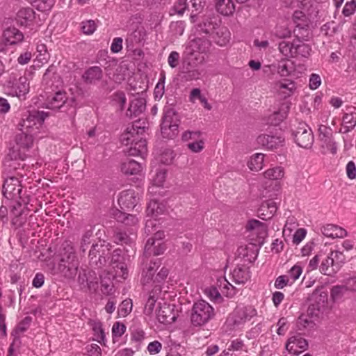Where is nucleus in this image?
Returning a JSON list of instances; mask_svg holds the SVG:
<instances>
[{"mask_svg": "<svg viewBox=\"0 0 356 356\" xmlns=\"http://www.w3.org/2000/svg\"><path fill=\"white\" fill-rule=\"evenodd\" d=\"M145 131V127L142 125L140 121H135L131 125L127 127L120 136V141L122 145H130L127 152L130 156H140L144 157L146 155L147 142L143 138Z\"/></svg>", "mask_w": 356, "mask_h": 356, "instance_id": "obj_1", "label": "nucleus"}, {"mask_svg": "<svg viewBox=\"0 0 356 356\" xmlns=\"http://www.w3.org/2000/svg\"><path fill=\"white\" fill-rule=\"evenodd\" d=\"M70 250L61 256L57 264L54 265L53 275H58L66 279H73L76 276L79 263L72 248Z\"/></svg>", "mask_w": 356, "mask_h": 356, "instance_id": "obj_2", "label": "nucleus"}, {"mask_svg": "<svg viewBox=\"0 0 356 356\" xmlns=\"http://www.w3.org/2000/svg\"><path fill=\"white\" fill-rule=\"evenodd\" d=\"M215 316L213 307L207 301L200 300L192 306L190 312V320L193 327H201L206 325Z\"/></svg>", "mask_w": 356, "mask_h": 356, "instance_id": "obj_3", "label": "nucleus"}, {"mask_svg": "<svg viewBox=\"0 0 356 356\" xmlns=\"http://www.w3.org/2000/svg\"><path fill=\"white\" fill-rule=\"evenodd\" d=\"M179 120L173 108H164L161 124V132L165 138L172 139L178 134Z\"/></svg>", "mask_w": 356, "mask_h": 356, "instance_id": "obj_4", "label": "nucleus"}, {"mask_svg": "<svg viewBox=\"0 0 356 356\" xmlns=\"http://www.w3.org/2000/svg\"><path fill=\"white\" fill-rule=\"evenodd\" d=\"M257 315V310L252 306H237L227 318L233 329L241 327L247 321Z\"/></svg>", "mask_w": 356, "mask_h": 356, "instance_id": "obj_5", "label": "nucleus"}, {"mask_svg": "<svg viewBox=\"0 0 356 356\" xmlns=\"http://www.w3.org/2000/svg\"><path fill=\"white\" fill-rule=\"evenodd\" d=\"M292 135L296 143L300 147L309 149L313 145L314 138L312 129L305 122H300Z\"/></svg>", "mask_w": 356, "mask_h": 356, "instance_id": "obj_6", "label": "nucleus"}, {"mask_svg": "<svg viewBox=\"0 0 356 356\" xmlns=\"http://www.w3.org/2000/svg\"><path fill=\"white\" fill-rule=\"evenodd\" d=\"M16 21L19 26L34 31H36L41 26L40 20L36 19L35 11L30 7L21 8L17 13Z\"/></svg>", "mask_w": 356, "mask_h": 356, "instance_id": "obj_7", "label": "nucleus"}, {"mask_svg": "<svg viewBox=\"0 0 356 356\" xmlns=\"http://www.w3.org/2000/svg\"><path fill=\"white\" fill-rule=\"evenodd\" d=\"M8 94L13 97H24L29 91V82L26 76L19 79L10 77L6 85Z\"/></svg>", "mask_w": 356, "mask_h": 356, "instance_id": "obj_8", "label": "nucleus"}, {"mask_svg": "<svg viewBox=\"0 0 356 356\" xmlns=\"http://www.w3.org/2000/svg\"><path fill=\"white\" fill-rule=\"evenodd\" d=\"M47 116V113L44 111H33L30 112L22 119L19 124L20 130L30 133L31 129L38 124L40 125Z\"/></svg>", "mask_w": 356, "mask_h": 356, "instance_id": "obj_9", "label": "nucleus"}, {"mask_svg": "<svg viewBox=\"0 0 356 356\" xmlns=\"http://www.w3.org/2000/svg\"><path fill=\"white\" fill-rule=\"evenodd\" d=\"M122 252L123 250L120 248L113 250L111 263L113 266V268H115L116 276L125 280L128 276V269L124 262L125 259Z\"/></svg>", "mask_w": 356, "mask_h": 356, "instance_id": "obj_10", "label": "nucleus"}, {"mask_svg": "<svg viewBox=\"0 0 356 356\" xmlns=\"http://www.w3.org/2000/svg\"><path fill=\"white\" fill-rule=\"evenodd\" d=\"M308 346L307 340L303 338L301 334L298 333L288 339L285 348L291 354L299 355L306 350Z\"/></svg>", "mask_w": 356, "mask_h": 356, "instance_id": "obj_11", "label": "nucleus"}, {"mask_svg": "<svg viewBox=\"0 0 356 356\" xmlns=\"http://www.w3.org/2000/svg\"><path fill=\"white\" fill-rule=\"evenodd\" d=\"M257 143L267 149H275L284 145V138L280 135L261 134L257 138Z\"/></svg>", "mask_w": 356, "mask_h": 356, "instance_id": "obj_12", "label": "nucleus"}, {"mask_svg": "<svg viewBox=\"0 0 356 356\" xmlns=\"http://www.w3.org/2000/svg\"><path fill=\"white\" fill-rule=\"evenodd\" d=\"M19 183V179L14 176L6 178L2 187L3 196L7 199H13L16 195H19L22 189L17 188V187L20 186Z\"/></svg>", "mask_w": 356, "mask_h": 356, "instance_id": "obj_13", "label": "nucleus"}, {"mask_svg": "<svg viewBox=\"0 0 356 356\" xmlns=\"http://www.w3.org/2000/svg\"><path fill=\"white\" fill-rule=\"evenodd\" d=\"M319 138L322 143L323 147L327 148L332 154L337 152V145L332 138V130L330 127L325 125H320L318 128Z\"/></svg>", "mask_w": 356, "mask_h": 356, "instance_id": "obj_14", "label": "nucleus"}, {"mask_svg": "<svg viewBox=\"0 0 356 356\" xmlns=\"http://www.w3.org/2000/svg\"><path fill=\"white\" fill-rule=\"evenodd\" d=\"M138 197L132 189L123 191L120 193L118 203L122 209H133L138 203Z\"/></svg>", "mask_w": 356, "mask_h": 356, "instance_id": "obj_15", "label": "nucleus"}, {"mask_svg": "<svg viewBox=\"0 0 356 356\" xmlns=\"http://www.w3.org/2000/svg\"><path fill=\"white\" fill-rule=\"evenodd\" d=\"M296 88V82L290 79H284L275 83V89L283 99H286L293 95Z\"/></svg>", "mask_w": 356, "mask_h": 356, "instance_id": "obj_16", "label": "nucleus"}, {"mask_svg": "<svg viewBox=\"0 0 356 356\" xmlns=\"http://www.w3.org/2000/svg\"><path fill=\"white\" fill-rule=\"evenodd\" d=\"M67 100V93L63 91H58L47 98L44 105L48 109L60 110L64 106Z\"/></svg>", "mask_w": 356, "mask_h": 356, "instance_id": "obj_17", "label": "nucleus"}, {"mask_svg": "<svg viewBox=\"0 0 356 356\" xmlns=\"http://www.w3.org/2000/svg\"><path fill=\"white\" fill-rule=\"evenodd\" d=\"M297 29H294V33L296 38L293 40V58H308L312 51V47L309 44L300 40L298 34L296 33Z\"/></svg>", "mask_w": 356, "mask_h": 356, "instance_id": "obj_18", "label": "nucleus"}, {"mask_svg": "<svg viewBox=\"0 0 356 356\" xmlns=\"http://www.w3.org/2000/svg\"><path fill=\"white\" fill-rule=\"evenodd\" d=\"M174 305L164 303L161 306L156 312V318L158 321L163 324H170L176 320V316L174 313Z\"/></svg>", "mask_w": 356, "mask_h": 356, "instance_id": "obj_19", "label": "nucleus"}, {"mask_svg": "<svg viewBox=\"0 0 356 356\" xmlns=\"http://www.w3.org/2000/svg\"><path fill=\"white\" fill-rule=\"evenodd\" d=\"M277 209L276 203L273 200L263 202L257 211V216L264 220L270 219Z\"/></svg>", "mask_w": 356, "mask_h": 356, "instance_id": "obj_20", "label": "nucleus"}, {"mask_svg": "<svg viewBox=\"0 0 356 356\" xmlns=\"http://www.w3.org/2000/svg\"><path fill=\"white\" fill-rule=\"evenodd\" d=\"M145 107L146 101L145 98L136 97L130 102L126 115L130 118L137 117L145 110Z\"/></svg>", "mask_w": 356, "mask_h": 356, "instance_id": "obj_21", "label": "nucleus"}, {"mask_svg": "<svg viewBox=\"0 0 356 356\" xmlns=\"http://www.w3.org/2000/svg\"><path fill=\"white\" fill-rule=\"evenodd\" d=\"M165 250V246L163 242H158L155 243L154 239H148L144 249V256L149 257L152 254L160 255L162 254Z\"/></svg>", "mask_w": 356, "mask_h": 356, "instance_id": "obj_22", "label": "nucleus"}, {"mask_svg": "<svg viewBox=\"0 0 356 356\" xmlns=\"http://www.w3.org/2000/svg\"><path fill=\"white\" fill-rule=\"evenodd\" d=\"M3 37L6 44H15L24 39L23 33L14 26L8 27L3 31Z\"/></svg>", "mask_w": 356, "mask_h": 356, "instance_id": "obj_23", "label": "nucleus"}, {"mask_svg": "<svg viewBox=\"0 0 356 356\" xmlns=\"http://www.w3.org/2000/svg\"><path fill=\"white\" fill-rule=\"evenodd\" d=\"M15 142L19 149L26 151L32 147L33 138L30 133L22 131L15 136Z\"/></svg>", "mask_w": 356, "mask_h": 356, "instance_id": "obj_24", "label": "nucleus"}, {"mask_svg": "<svg viewBox=\"0 0 356 356\" xmlns=\"http://www.w3.org/2000/svg\"><path fill=\"white\" fill-rule=\"evenodd\" d=\"M215 7L218 13L225 16L232 15L236 10L232 0H215Z\"/></svg>", "mask_w": 356, "mask_h": 356, "instance_id": "obj_25", "label": "nucleus"}, {"mask_svg": "<svg viewBox=\"0 0 356 356\" xmlns=\"http://www.w3.org/2000/svg\"><path fill=\"white\" fill-rule=\"evenodd\" d=\"M103 72L101 67L92 66L85 71L82 77L85 82L88 83H94L102 79Z\"/></svg>", "mask_w": 356, "mask_h": 356, "instance_id": "obj_26", "label": "nucleus"}, {"mask_svg": "<svg viewBox=\"0 0 356 356\" xmlns=\"http://www.w3.org/2000/svg\"><path fill=\"white\" fill-rule=\"evenodd\" d=\"M142 165L140 163L130 159L123 162L121 165V171L126 175H135L142 171Z\"/></svg>", "mask_w": 356, "mask_h": 356, "instance_id": "obj_27", "label": "nucleus"}, {"mask_svg": "<svg viewBox=\"0 0 356 356\" xmlns=\"http://www.w3.org/2000/svg\"><path fill=\"white\" fill-rule=\"evenodd\" d=\"M211 42L204 38H196L191 41L190 47L193 51L207 53L211 47Z\"/></svg>", "mask_w": 356, "mask_h": 356, "instance_id": "obj_28", "label": "nucleus"}, {"mask_svg": "<svg viewBox=\"0 0 356 356\" xmlns=\"http://www.w3.org/2000/svg\"><path fill=\"white\" fill-rule=\"evenodd\" d=\"M295 72L293 62L289 59L281 60L277 65V72L280 76H289Z\"/></svg>", "mask_w": 356, "mask_h": 356, "instance_id": "obj_29", "label": "nucleus"}, {"mask_svg": "<svg viewBox=\"0 0 356 356\" xmlns=\"http://www.w3.org/2000/svg\"><path fill=\"white\" fill-rule=\"evenodd\" d=\"M232 275L236 284H244L250 278L249 272L244 266H237L232 272Z\"/></svg>", "mask_w": 356, "mask_h": 356, "instance_id": "obj_30", "label": "nucleus"}, {"mask_svg": "<svg viewBox=\"0 0 356 356\" xmlns=\"http://www.w3.org/2000/svg\"><path fill=\"white\" fill-rule=\"evenodd\" d=\"M160 266V261L156 259L155 261H151L148 266H146L143 270V283H148L150 280H152L153 276L156 270Z\"/></svg>", "mask_w": 356, "mask_h": 356, "instance_id": "obj_31", "label": "nucleus"}, {"mask_svg": "<svg viewBox=\"0 0 356 356\" xmlns=\"http://www.w3.org/2000/svg\"><path fill=\"white\" fill-rule=\"evenodd\" d=\"M264 154L257 153L252 155L248 162V166L252 171L258 172L263 168Z\"/></svg>", "mask_w": 356, "mask_h": 356, "instance_id": "obj_32", "label": "nucleus"}, {"mask_svg": "<svg viewBox=\"0 0 356 356\" xmlns=\"http://www.w3.org/2000/svg\"><path fill=\"white\" fill-rule=\"evenodd\" d=\"M343 128L341 129L342 133H348L356 126V113H345L343 117Z\"/></svg>", "mask_w": 356, "mask_h": 356, "instance_id": "obj_33", "label": "nucleus"}, {"mask_svg": "<svg viewBox=\"0 0 356 356\" xmlns=\"http://www.w3.org/2000/svg\"><path fill=\"white\" fill-rule=\"evenodd\" d=\"M333 261V258L331 257L330 254L322 261L320 266V271L321 273L326 275H332L337 272V270H335V266Z\"/></svg>", "mask_w": 356, "mask_h": 356, "instance_id": "obj_34", "label": "nucleus"}, {"mask_svg": "<svg viewBox=\"0 0 356 356\" xmlns=\"http://www.w3.org/2000/svg\"><path fill=\"white\" fill-rule=\"evenodd\" d=\"M217 285L220 288L222 293L225 295L227 297H232L235 295V288L232 285L225 277H221L218 279Z\"/></svg>", "mask_w": 356, "mask_h": 356, "instance_id": "obj_35", "label": "nucleus"}, {"mask_svg": "<svg viewBox=\"0 0 356 356\" xmlns=\"http://www.w3.org/2000/svg\"><path fill=\"white\" fill-rule=\"evenodd\" d=\"M293 41L289 42L286 40H283L279 42L278 44V49L280 52L286 58H293Z\"/></svg>", "mask_w": 356, "mask_h": 356, "instance_id": "obj_36", "label": "nucleus"}, {"mask_svg": "<svg viewBox=\"0 0 356 356\" xmlns=\"http://www.w3.org/2000/svg\"><path fill=\"white\" fill-rule=\"evenodd\" d=\"M216 23H214L211 18L207 17L198 25L200 33L210 34L216 29Z\"/></svg>", "mask_w": 356, "mask_h": 356, "instance_id": "obj_37", "label": "nucleus"}, {"mask_svg": "<svg viewBox=\"0 0 356 356\" xmlns=\"http://www.w3.org/2000/svg\"><path fill=\"white\" fill-rule=\"evenodd\" d=\"M92 326L95 335L97 337V341L99 343H102L105 340V334L102 328V324L99 321H91L90 323Z\"/></svg>", "mask_w": 356, "mask_h": 356, "instance_id": "obj_38", "label": "nucleus"}, {"mask_svg": "<svg viewBox=\"0 0 356 356\" xmlns=\"http://www.w3.org/2000/svg\"><path fill=\"white\" fill-rule=\"evenodd\" d=\"M181 72L184 74V78L186 81L197 80L200 78L201 72L197 69H191L186 67V65H182Z\"/></svg>", "mask_w": 356, "mask_h": 356, "instance_id": "obj_39", "label": "nucleus"}, {"mask_svg": "<svg viewBox=\"0 0 356 356\" xmlns=\"http://www.w3.org/2000/svg\"><path fill=\"white\" fill-rule=\"evenodd\" d=\"M284 172L283 168L280 166L270 168L264 172V176L266 178L273 180L280 179L284 177Z\"/></svg>", "mask_w": 356, "mask_h": 356, "instance_id": "obj_40", "label": "nucleus"}, {"mask_svg": "<svg viewBox=\"0 0 356 356\" xmlns=\"http://www.w3.org/2000/svg\"><path fill=\"white\" fill-rule=\"evenodd\" d=\"M314 325V322L312 318L307 314H301L297 321V327L300 330L312 328Z\"/></svg>", "mask_w": 356, "mask_h": 356, "instance_id": "obj_41", "label": "nucleus"}, {"mask_svg": "<svg viewBox=\"0 0 356 356\" xmlns=\"http://www.w3.org/2000/svg\"><path fill=\"white\" fill-rule=\"evenodd\" d=\"M165 210V205L156 201L151 202L147 207V211L155 216L163 213Z\"/></svg>", "mask_w": 356, "mask_h": 356, "instance_id": "obj_42", "label": "nucleus"}, {"mask_svg": "<svg viewBox=\"0 0 356 356\" xmlns=\"http://www.w3.org/2000/svg\"><path fill=\"white\" fill-rule=\"evenodd\" d=\"M347 291L345 285L334 286L331 289V297L333 301L338 302L341 300Z\"/></svg>", "mask_w": 356, "mask_h": 356, "instance_id": "obj_43", "label": "nucleus"}, {"mask_svg": "<svg viewBox=\"0 0 356 356\" xmlns=\"http://www.w3.org/2000/svg\"><path fill=\"white\" fill-rule=\"evenodd\" d=\"M331 257L333 258V261L335 266V270H339L342 265L345 263L346 257L343 252L340 251H332L330 252Z\"/></svg>", "mask_w": 356, "mask_h": 356, "instance_id": "obj_44", "label": "nucleus"}, {"mask_svg": "<svg viewBox=\"0 0 356 356\" xmlns=\"http://www.w3.org/2000/svg\"><path fill=\"white\" fill-rule=\"evenodd\" d=\"M165 79V75H162L154 88V95L155 99L160 100L164 94Z\"/></svg>", "mask_w": 356, "mask_h": 356, "instance_id": "obj_45", "label": "nucleus"}, {"mask_svg": "<svg viewBox=\"0 0 356 356\" xmlns=\"http://www.w3.org/2000/svg\"><path fill=\"white\" fill-rule=\"evenodd\" d=\"M247 229L255 231L256 234L266 232V227L264 223L257 220H250L246 227Z\"/></svg>", "mask_w": 356, "mask_h": 356, "instance_id": "obj_46", "label": "nucleus"}, {"mask_svg": "<svg viewBox=\"0 0 356 356\" xmlns=\"http://www.w3.org/2000/svg\"><path fill=\"white\" fill-rule=\"evenodd\" d=\"M204 293L211 300L216 302H220L222 300L220 293L216 286L207 288Z\"/></svg>", "mask_w": 356, "mask_h": 356, "instance_id": "obj_47", "label": "nucleus"}, {"mask_svg": "<svg viewBox=\"0 0 356 356\" xmlns=\"http://www.w3.org/2000/svg\"><path fill=\"white\" fill-rule=\"evenodd\" d=\"M93 237V228L86 230L82 236L81 241V250L83 252H86L88 245L91 243V238Z\"/></svg>", "mask_w": 356, "mask_h": 356, "instance_id": "obj_48", "label": "nucleus"}, {"mask_svg": "<svg viewBox=\"0 0 356 356\" xmlns=\"http://www.w3.org/2000/svg\"><path fill=\"white\" fill-rule=\"evenodd\" d=\"M106 249V251H108V248L104 245V244H92L91 249L89 251V258H90V262L92 261V260H94L96 259L102 252V249Z\"/></svg>", "mask_w": 356, "mask_h": 356, "instance_id": "obj_49", "label": "nucleus"}, {"mask_svg": "<svg viewBox=\"0 0 356 356\" xmlns=\"http://www.w3.org/2000/svg\"><path fill=\"white\" fill-rule=\"evenodd\" d=\"M302 273V268L298 264L294 265L291 269L287 272L286 276L291 280L292 283H293L296 280H298L300 275Z\"/></svg>", "mask_w": 356, "mask_h": 356, "instance_id": "obj_50", "label": "nucleus"}, {"mask_svg": "<svg viewBox=\"0 0 356 356\" xmlns=\"http://www.w3.org/2000/svg\"><path fill=\"white\" fill-rule=\"evenodd\" d=\"M87 288L90 292H95L98 288V277L93 270H90V278L88 277Z\"/></svg>", "mask_w": 356, "mask_h": 356, "instance_id": "obj_51", "label": "nucleus"}, {"mask_svg": "<svg viewBox=\"0 0 356 356\" xmlns=\"http://www.w3.org/2000/svg\"><path fill=\"white\" fill-rule=\"evenodd\" d=\"M96 29L97 25L94 20H86L81 24V30L84 34L91 35L95 31Z\"/></svg>", "mask_w": 356, "mask_h": 356, "instance_id": "obj_52", "label": "nucleus"}, {"mask_svg": "<svg viewBox=\"0 0 356 356\" xmlns=\"http://www.w3.org/2000/svg\"><path fill=\"white\" fill-rule=\"evenodd\" d=\"M22 149H19L17 145L13 146L9 149L8 156L11 160H24L25 159L24 152H22Z\"/></svg>", "mask_w": 356, "mask_h": 356, "instance_id": "obj_53", "label": "nucleus"}, {"mask_svg": "<svg viewBox=\"0 0 356 356\" xmlns=\"http://www.w3.org/2000/svg\"><path fill=\"white\" fill-rule=\"evenodd\" d=\"M132 300L131 299H126L123 300L119 307V313L123 316H126L128 315L132 310Z\"/></svg>", "mask_w": 356, "mask_h": 356, "instance_id": "obj_54", "label": "nucleus"}, {"mask_svg": "<svg viewBox=\"0 0 356 356\" xmlns=\"http://www.w3.org/2000/svg\"><path fill=\"white\" fill-rule=\"evenodd\" d=\"M244 343L241 339H236L233 340L227 350L223 351L225 355H229V351H238L243 349Z\"/></svg>", "mask_w": 356, "mask_h": 356, "instance_id": "obj_55", "label": "nucleus"}, {"mask_svg": "<svg viewBox=\"0 0 356 356\" xmlns=\"http://www.w3.org/2000/svg\"><path fill=\"white\" fill-rule=\"evenodd\" d=\"M115 241L117 243H120L121 245L123 244H131L132 243V239L131 237L124 232H118L115 236Z\"/></svg>", "mask_w": 356, "mask_h": 356, "instance_id": "obj_56", "label": "nucleus"}, {"mask_svg": "<svg viewBox=\"0 0 356 356\" xmlns=\"http://www.w3.org/2000/svg\"><path fill=\"white\" fill-rule=\"evenodd\" d=\"M293 283L286 276V275L277 277L275 281L274 286L277 289H282L287 285H291Z\"/></svg>", "mask_w": 356, "mask_h": 356, "instance_id": "obj_57", "label": "nucleus"}, {"mask_svg": "<svg viewBox=\"0 0 356 356\" xmlns=\"http://www.w3.org/2000/svg\"><path fill=\"white\" fill-rule=\"evenodd\" d=\"M156 302V298L154 296L149 295L144 307V313L145 315L149 316L152 314L155 307Z\"/></svg>", "mask_w": 356, "mask_h": 356, "instance_id": "obj_58", "label": "nucleus"}, {"mask_svg": "<svg viewBox=\"0 0 356 356\" xmlns=\"http://www.w3.org/2000/svg\"><path fill=\"white\" fill-rule=\"evenodd\" d=\"M286 117V112H281L280 111L274 112L270 117L269 121L272 124L277 125Z\"/></svg>", "mask_w": 356, "mask_h": 356, "instance_id": "obj_59", "label": "nucleus"}, {"mask_svg": "<svg viewBox=\"0 0 356 356\" xmlns=\"http://www.w3.org/2000/svg\"><path fill=\"white\" fill-rule=\"evenodd\" d=\"M105 255V249H102V252L98 256V259H95L90 262V265L92 267L100 268L105 266L106 258Z\"/></svg>", "mask_w": 356, "mask_h": 356, "instance_id": "obj_60", "label": "nucleus"}, {"mask_svg": "<svg viewBox=\"0 0 356 356\" xmlns=\"http://www.w3.org/2000/svg\"><path fill=\"white\" fill-rule=\"evenodd\" d=\"M356 10V1L355 0H351L350 1H348L346 3L342 13L346 17H349L352 15Z\"/></svg>", "mask_w": 356, "mask_h": 356, "instance_id": "obj_61", "label": "nucleus"}, {"mask_svg": "<svg viewBox=\"0 0 356 356\" xmlns=\"http://www.w3.org/2000/svg\"><path fill=\"white\" fill-rule=\"evenodd\" d=\"M201 132L200 131H186L182 134L181 139L183 141H189L190 140H196L200 137Z\"/></svg>", "mask_w": 356, "mask_h": 356, "instance_id": "obj_62", "label": "nucleus"}, {"mask_svg": "<svg viewBox=\"0 0 356 356\" xmlns=\"http://www.w3.org/2000/svg\"><path fill=\"white\" fill-rule=\"evenodd\" d=\"M275 35L280 38H287L291 35V31L285 26H277L275 32Z\"/></svg>", "mask_w": 356, "mask_h": 356, "instance_id": "obj_63", "label": "nucleus"}, {"mask_svg": "<svg viewBox=\"0 0 356 356\" xmlns=\"http://www.w3.org/2000/svg\"><path fill=\"white\" fill-rule=\"evenodd\" d=\"M321 84V79L318 74L312 73L309 76V86L312 90L317 89Z\"/></svg>", "mask_w": 356, "mask_h": 356, "instance_id": "obj_64", "label": "nucleus"}]
</instances>
